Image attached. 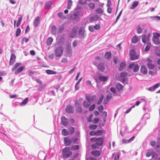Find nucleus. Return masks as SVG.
Segmentation results:
<instances>
[{
    "label": "nucleus",
    "instance_id": "obj_1",
    "mask_svg": "<svg viewBox=\"0 0 160 160\" xmlns=\"http://www.w3.org/2000/svg\"><path fill=\"white\" fill-rule=\"evenodd\" d=\"M150 145L157 151L160 150V138L158 139V141L156 142L154 140L152 141L150 143Z\"/></svg>",
    "mask_w": 160,
    "mask_h": 160
},
{
    "label": "nucleus",
    "instance_id": "obj_2",
    "mask_svg": "<svg viewBox=\"0 0 160 160\" xmlns=\"http://www.w3.org/2000/svg\"><path fill=\"white\" fill-rule=\"evenodd\" d=\"M103 143V139L102 138H97L95 144H92L91 145L92 148L93 149L97 148V145L102 146Z\"/></svg>",
    "mask_w": 160,
    "mask_h": 160
},
{
    "label": "nucleus",
    "instance_id": "obj_3",
    "mask_svg": "<svg viewBox=\"0 0 160 160\" xmlns=\"http://www.w3.org/2000/svg\"><path fill=\"white\" fill-rule=\"evenodd\" d=\"M72 154V152L70 150V148L66 147L62 151V157L64 158H67L71 156Z\"/></svg>",
    "mask_w": 160,
    "mask_h": 160
},
{
    "label": "nucleus",
    "instance_id": "obj_4",
    "mask_svg": "<svg viewBox=\"0 0 160 160\" xmlns=\"http://www.w3.org/2000/svg\"><path fill=\"white\" fill-rule=\"evenodd\" d=\"M63 48L62 47L60 46L57 48L55 50V54L57 57H61L62 54Z\"/></svg>",
    "mask_w": 160,
    "mask_h": 160
},
{
    "label": "nucleus",
    "instance_id": "obj_5",
    "mask_svg": "<svg viewBox=\"0 0 160 160\" xmlns=\"http://www.w3.org/2000/svg\"><path fill=\"white\" fill-rule=\"evenodd\" d=\"M153 36L152 39L153 42L156 45H158L160 43V41L159 40L158 37L160 36L159 34L158 33H156L155 34L153 33Z\"/></svg>",
    "mask_w": 160,
    "mask_h": 160
},
{
    "label": "nucleus",
    "instance_id": "obj_6",
    "mask_svg": "<svg viewBox=\"0 0 160 160\" xmlns=\"http://www.w3.org/2000/svg\"><path fill=\"white\" fill-rule=\"evenodd\" d=\"M129 55L132 61L137 60L138 58V55H136L134 50L132 49L130 51Z\"/></svg>",
    "mask_w": 160,
    "mask_h": 160
},
{
    "label": "nucleus",
    "instance_id": "obj_7",
    "mask_svg": "<svg viewBox=\"0 0 160 160\" xmlns=\"http://www.w3.org/2000/svg\"><path fill=\"white\" fill-rule=\"evenodd\" d=\"M151 36V34L150 33H148L147 35L143 34L142 36V41L145 43L147 42H148L150 40V37Z\"/></svg>",
    "mask_w": 160,
    "mask_h": 160
},
{
    "label": "nucleus",
    "instance_id": "obj_8",
    "mask_svg": "<svg viewBox=\"0 0 160 160\" xmlns=\"http://www.w3.org/2000/svg\"><path fill=\"white\" fill-rule=\"evenodd\" d=\"M152 60L150 58H147L146 65L148 68L150 69H152L155 67L154 65L152 64Z\"/></svg>",
    "mask_w": 160,
    "mask_h": 160
},
{
    "label": "nucleus",
    "instance_id": "obj_9",
    "mask_svg": "<svg viewBox=\"0 0 160 160\" xmlns=\"http://www.w3.org/2000/svg\"><path fill=\"white\" fill-rule=\"evenodd\" d=\"M78 34L81 37L83 38H84L86 37V34L85 33L84 27H82L79 28Z\"/></svg>",
    "mask_w": 160,
    "mask_h": 160
},
{
    "label": "nucleus",
    "instance_id": "obj_10",
    "mask_svg": "<svg viewBox=\"0 0 160 160\" xmlns=\"http://www.w3.org/2000/svg\"><path fill=\"white\" fill-rule=\"evenodd\" d=\"M66 112L69 113H72L74 111L73 107L71 105H68L65 109Z\"/></svg>",
    "mask_w": 160,
    "mask_h": 160
},
{
    "label": "nucleus",
    "instance_id": "obj_11",
    "mask_svg": "<svg viewBox=\"0 0 160 160\" xmlns=\"http://www.w3.org/2000/svg\"><path fill=\"white\" fill-rule=\"evenodd\" d=\"M86 99L88 102L91 103L96 100V95H93L87 96L86 97Z\"/></svg>",
    "mask_w": 160,
    "mask_h": 160
},
{
    "label": "nucleus",
    "instance_id": "obj_12",
    "mask_svg": "<svg viewBox=\"0 0 160 160\" xmlns=\"http://www.w3.org/2000/svg\"><path fill=\"white\" fill-rule=\"evenodd\" d=\"M16 57L14 54H11L10 57V61L9 62V65H12L15 62Z\"/></svg>",
    "mask_w": 160,
    "mask_h": 160
},
{
    "label": "nucleus",
    "instance_id": "obj_13",
    "mask_svg": "<svg viewBox=\"0 0 160 160\" xmlns=\"http://www.w3.org/2000/svg\"><path fill=\"white\" fill-rule=\"evenodd\" d=\"M40 22V17L39 16L37 17L34 20L33 26L34 27H37Z\"/></svg>",
    "mask_w": 160,
    "mask_h": 160
},
{
    "label": "nucleus",
    "instance_id": "obj_14",
    "mask_svg": "<svg viewBox=\"0 0 160 160\" xmlns=\"http://www.w3.org/2000/svg\"><path fill=\"white\" fill-rule=\"evenodd\" d=\"M68 120L64 116H62L61 118V123L63 125L67 126L68 124Z\"/></svg>",
    "mask_w": 160,
    "mask_h": 160
},
{
    "label": "nucleus",
    "instance_id": "obj_15",
    "mask_svg": "<svg viewBox=\"0 0 160 160\" xmlns=\"http://www.w3.org/2000/svg\"><path fill=\"white\" fill-rule=\"evenodd\" d=\"M140 72L144 74H146L148 73V70L146 67L142 65L140 69Z\"/></svg>",
    "mask_w": 160,
    "mask_h": 160
},
{
    "label": "nucleus",
    "instance_id": "obj_16",
    "mask_svg": "<svg viewBox=\"0 0 160 160\" xmlns=\"http://www.w3.org/2000/svg\"><path fill=\"white\" fill-rule=\"evenodd\" d=\"M51 30L52 33L53 35H55L58 34L57 28L55 25H53L52 26Z\"/></svg>",
    "mask_w": 160,
    "mask_h": 160
},
{
    "label": "nucleus",
    "instance_id": "obj_17",
    "mask_svg": "<svg viewBox=\"0 0 160 160\" xmlns=\"http://www.w3.org/2000/svg\"><path fill=\"white\" fill-rule=\"evenodd\" d=\"M64 142L66 145L69 146L71 144V140L69 138L65 137L64 139Z\"/></svg>",
    "mask_w": 160,
    "mask_h": 160
},
{
    "label": "nucleus",
    "instance_id": "obj_18",
    "mask_svg": "<svg viewBox=\"0 0 160 160\" xmlns=\"http://www.w3.org/2000/svg\"><path fill=\"white\" fill-rule=\"evenodd\" d=\"M25 68V67L24 66H21L17 68L15 72V73L17 74L20 72Z\"/></svg>",
    "mask_w": 160,
    "mask_h": 160
},
{
    "label": "nucleus",
    "instance_id": "obj_19",
    "mask_svg": "<svg viewBox=\"0 0 160 160\" xmlns=\"http://www.w3.org/2000/svg\"><path fill=\"white\" fill-rule=\"evenodd\" d=\"M77 30L75 28H73L72 30V32L70 33V36L71 38H73L77 34Z\"/></svg>",
    "mask_w": 160,
    "mask_h": 160
},
{
    "label": "nucleus",
    "instance_id": "obj_20",
    "mask_svg": "<svg viewBox=\"0 0 160 160\" xmlns=\"http://www.w3.org/2000/svg\"><path fill=\"white\" fill-rule=\"evenodd\" d=\"M98 68L101 71H103L105 69V67L102 63H99L98 65Z\"/></svg>",
    "mask_w": 160,
    "mask_h": 160
},
{
    "label": "nucleus",
    "instance_id": "obj_21",
    "mask_svg": "<svg viewBox=\"0 0 160 160\" xmlns=\"http://www.w3.org/2000/svg\"><path fill=\"white\" fill-rule=\"evenodd\" d=\"M139 3V2L138 1H134L131 6L130 7V8L132 9H133L137 7Z\"/></svg>",
    "mask_w": 160,
    "mask_h": 160
},
{
    "label": "nucleus",
    "instance_id": "obj_22",
    "mask_svg": "<svg viewBox=\"0 0 160 160\" xmlns=\"http://www.w3.org/2000/svg\"><path fill=\"white\" fill-rule=\"evenodd\" d=\"M98 79L101 81L106 82L108 80V78L107 76H98Z\"/></svg>",
    "mask_w": 160,
    "mask_h": 160
},
{
    "label": "nucleus",
    "instance_id": "obj_23",
    "mask_svg": "<svg viewBox=\"0 0 160 160\" xmlns=\"http://www.w3.org/2000/svg\"><path fill=\"white\" fill-rule=\"evenodd\" d=\"M91 154L96 157H98L100 156L101 154L100 151L98 150H96L92 151L91 152Z\"/></svg>",
    "mask_w": 160,
    "mask_h": 160
},
{
    "label": "nucleus",
    "instance_id": "obj_24",
    "mask_svg": "<svg viewBox=\"0 0 160 160\" xmlns=\"http://www.w3.org/2000/svg\"><path fill=\"white\" fill-rule=\"evenodd\" d=\"M52 5V2L51 1L47 2L45 5V8L47 9H49Z\"/></svg>",
    "mask_w": 160,
    "mask_h": 160
},
{
    "label": "nucleus",
    "instance_id": "obj_25",
    "mask_svg": "<svg viewBox=\"0 0 160 160\" xmlns=\"http://www.w3.org/2000/svg\"><path fill=\"white\" fill-rule=\"evenodd\" d=\"M99 17L98 15H95L94 17H91L90 18L89 21L90 22H93L94 21L98 20Z\"/></svg>",
    "mask_w": 160,
    "mask_h": 160
},
{
    "label": "nucleus",
    "instance_id": "obj_26",
    "mask_svg": "<svg viewBox=\"0 0 160 160\" xmlns=\"http://www.w3.org/2000/svg\"><path fill=\"white\" fill-rule=\"evenodd\" d=\"M67 8L68 9H70L72 5V0H68L67 2Z\"/></svg>",
    "mask_w": 160,
    "mask_h": 160
},
{
    "label": "nucleus",
    "instance_id": "obj_27",
    "mask_svg": "<svg viewBox=\"0 0 160 160\" xmlns=\"http://www.w3.org/2000/svg\"><path fill=\"white\" fill-rule=\"evenodd\" d=\"M138 38L136 35H134L132 38V42L133 43H136L138 41Z\"/></svg>",
    "mask_w": 160,
    "mask_h": 160
},
{
    "label": "nucleus",
    "instance_id": "obj_28",
    "mask_svg": "<svg viewBox=\"0 0 160 160\" xmlns=\"http://www.w3.org/2000/svg\"><path fill=\"white\" fill-rule=\"evenodd\" d=\"M116 87L118 91H121L123 88V86L121 84L118 83L117 84Z\"/></svg>",
    "mask_w": 160,
    "mask_h": 160
},
{
    "label": "nucleus",
    "instance_id": "obj_29",
    "mask_svg": "<svg viewBox=\"0 0 160 160\" xmlns=\"http://www.w3.org/2000/svg\"><path fill=\"white\" fill-rule=\"evenodd\" d=\"M105 58L106 59H110L111 58V53L110 52H106L105 54Z\"/></svg>",
    "mask_w": 160,
    "mask_h": 160
},
{
    "label": "nucleus",
    "instance_id": "obj_30",
    "mask_svg": "<svg viewBox=\"0 0 160 160\" xmlns=\"http://www.w3.org/2000/svg\"><path fill=\"white\" fill-rule=\"evenodd\" d=\"M53 41V39L51 37H49L47 41V44L48 46L51 45Z\"/></svg>",
    "mask_w": 160,
    "mask_h": 160
},
{
    "label": "nucleus",
    "instance_id": "obj_31",
    "mask_svg": "<svg viewBox=\"0 0 160 160\" xmlns=\"http://www.w3.org/2000/svg\"><path fill=\"white\" fill-rule=\"evenodd\" d=\"M126 65V64L124 62H122L120 64V67L118 68V70L121 71L122 70Z\"/></svg>",
    "mask_w": 160,
    "mask_h": 160
},
{
    "label": "nucleus",
    "instance_id": "obj_32",
    "mask_svg": "<svg viewBox=\"0 0 160 160\" xmlns=\"http://www.w3.org/2000/svg\"><path fill=\"white\" fill-rule=\"evenodd\" d=\"M62 133L63 135L66 136L68 135L69 132L66 129H63L62 130Z\"/></svg>",
    "mask_w": 160,
    "mask_h": 160
},
{
    "label": "nucleus",
    "instance_id": "obj_33",
    "mask_svg": "<svg viewBox=\"0 0 160 160\" xmlns=\"http://www.w3.org/2000/svg\"><path fill=\"white\" fill-rule=\"evenodd\" d=\"M79 15V13L78 12H74L71 16V18L73 19L76 18Z\"/></svg>",
    "mask_w": 160,
    "mask_h": 160
},
{
    "label": "nucleus",
    "instance_id": "obj_34",
    "mask_svg": "<svg viewBox=\"0 0 160 160\" xmlns=\"http://www.w3.org/2000/svg\"><path fill=\"white\" fill-rule=\"evenodd\" d=\"M64 29V26L63 25H62L59 27V28L57 30L58 34L62 32Z\"/></svg>",
    "mask_w": 160,
    "mask_h": 160
},
{
    "label": "nucleus",
    "instance_id": "obj_35",
    "mask_svg": "<svg viewBox=\"0 0 160 160\" xmlns=\"http://www.w3.org/2000/svg\"><path fill=\"white\" fill-rule=\"evenodd\" d=\"M150 19L155 20H160V17L158 16H151L149 17Z\"/></svg>",
    "mask_w": 160,
    "mask_h": 160
},
{
    "label": "nucleus",
    "instance_id": "obj_36",
    "mask_svg": "<svg viewBox=\"0 0 160 160\" xmlns=\"http://www.w3.org/2000/svg\"><path fill=\"white\" fill-rule=\"evenodd\" d=\"M28 100V98H26L24 99V100L23 101V102L20 103V105L21 106H24L26 104V103H27Z\"/></svg>",
    "mask_w": 160,
    "mask_h": 160
},
{
    "label": "nucleus",
    "instance_id": "obj_37",
    "mask_svg": "<svg viewBox=\"0 0 160 160\" xmlns=\"http://www.w3.org/2000/svg\"><path fill=\"white\" fill-rule=\"evenodd\" d=\"M95 6L94 3L92 2L89 3L88 4L89 8L91 9H93L94 8Z\"/></svg>",
    "mask_w": 160,
    "mask_h": 160
},
{
    "label": "nucleus",
    "instance_id": "obj_38",
    "mask_svg": "<svg viewBox=\"0 0 160 160\" xmlns=\"http://www.w3.org/2000/svg\"><path fill=\"white\" fill-rule=\"evenodd\" d=\"M104 98V96L103 95H102L100 98H99V99L98 100L97 104L98 105H99L102 102L103 99Z\"/></svg>",
    "mask_w": 160,
    "mask_h": 160
},
{
    "label": "nucleus",
    "instance_id": "obj_39",
    "mask_svg": "<svg viewBox=\"0 0 160 160\" xmlns=\"http://www.w3.org/2000/svg\"><path fill=\"white\" fill-rule=\"evenodd\" d=\"M150 47H151V44L150 42H148L147 43V44L145 48V51L146 52L148 51L149 50V49L150 48Z\"/></svg>",
    "mask_w": 160,
    "mask_h": 160
},
{
    "label": "nucleus",
    "instance_id": "obj_40",
    "mask_svg": "<svg viewBox=\"0 0 160 160\" xmlns=\"http://www.w3.org/2000/svg\"><path fill=\"white\" fill-rule=\"evenodd\" d=\"M137 32L138 34H140L142 33V29L141 26L138 25L137 28Z\"/></svg>",
    "mask_w": 160,
    "mask_h": 160
},
{
    "label": "nucleus",
    "instance_id": "obj_41",
    "mask_svg": "<svg viewBox=\"0 0 160 160\" xmlns=\"http://www.w3.org/2000/svg\"><path fill=\"white\" fill-rule=\"evenodd\" d=\"M91 103L89 102H88L86 101H84L83 102V105L85 108H88L89 107L90 105H91Z\"/></svg>",
    "mask_w": 160,
    "mask_h": 160
},
{
    "label": "nucleus",
    "instance_id": "obj_42",
    "mask_svg": "<svg viewBox=\"0 0 160 160\" xmlns=\"http://www.w3.org/2000/svg\"><path fill=\"white\" fill-rule=\"evenodd\" d=\"M139 68V67L138 65L137 64H136L133 68V71L134 72H136L138 70Z\"/></svg>",
    "mask_w": 160,
    "mask_h": 160
},
{
    "label": "nucleus",
    "instance_id": "obj_43",
    "mask_svg": "<svg viewBox=\"0 0 160 160\" xmlns=\"http://www.w3.org/2000/svg\"><path fill=\"white\" fill-rule=\"evenodd\" d=\"M22 19V16L19 18L18 19V20L17 22V23L16 24V26L17 27H19V26L20 25V23H21V21Z\"/></svg>",
    "mask_w": 160,
    "mask_h": 160
},
{
    "label": "nucleus",
    "instance_id": "obj_44",
    "mask_svg": "<svg viewBox=\"0 0 160 160\" xmlns=\"http://www.w3.org/2000/svg\"><path fill=\"white\" fill-rule=\"evenodd\" d=\"M28 75L29 76L32 77V78H33V75H35V73H36L35 71H32L31 70H28Z\"/></svg>",
    "mask_w": 160,
    "mask_h": 160
},
{
    "label": "nucleus",
    "instance_id": "obj_45",
    "mask_svg": "<svg viewBox=\"0 0 160 160\" xmlns=\"http://www.w3.org/2000/svg\"><path fill=\"white\" fill-rule=\"evenodd\" d=\"M46 72L47 74H53L56 73V72L55 71L50 70H46Z\"/></svg>",
    "mask_w": 160,
    "mask_h": 160
},
{
    "label": "nucleus",
    "instance_id": "obj_46",
    "mask_svg": "<svg viewBox=\"0 0 160 160\" xmlns=\"http://www.w3.org/2000/svg\"><path fill=\"white\" fill-rule=\"evenodd\" d=\"M96 12L98 14H102L103 12V11L101 8H98L96 10Z\"/></svg>",
    "mask_w": 160,
    "mask_h": 160
},
{
    "label": "nucleus",
    "instance_id": "obj_47",
    "mask_svg": "<svg viewBox=\"0 0 160 160\" xmlns=\"http://www.w3.org/2000/svg\"><path fill=\"white\" fill-rule=\"evenodd\" d=\"M112 98V94L111 93H109L107 94L106 98L109 101Z\"/></svg>",
    "mask_w": 160,
    "mask_h": 160
},
{
    "label": "nucleus",
    "instance_id": "obj_48",
    "mask_svg": "<svg viewBox=\"0 0 160 160\" xmlns=\"http://www.w3.org/2000/svg\"><path fill=\"white\" fill-rule=\"evenodd\" d=\"M76 111L78 112H82V109L81 107L80 106H78L76 108Z\"/></svg>",
    "mask_w": 160,
    "mask_h": 160
},
{
    "label": "nucleus",
    "instance_id": "obj_49",
    "mask_svg": "<svg viewBox=\"0 0 160 160\" xmlns=\"http://www.w3.org/2000/svg\"><path fill=\"white\" fill-rule=\"evenodd\" d=\"M21 30L20 28H18L17 30L16 33V37L18 36L20 34Z\"/></svg>",
    "mask_w": 160,
    "mask_h": 160
},
{
    "label": "nucleus",
    "instance_id": "obj_50",
    "mask_svg": "<svg viewBox=\"0 0 160 160\" xmlns=\"http://www.w3.org/2000/svg\"><path fill=\"white\" fill-rule=\"evenodd\" d=\"M97 126L96 125L92 124L89 126V128L91 129H95L97 128Z\"/></svg>",
    "mask_w": 160,
    "mask_h": 160
},
{
    "label": "nucleus",
    "instance_id": "obj_51",
    "mask_svg": "<svg viewBox=\"0 0 160 160\" xmlns=\"http://www.w3.org/2000/svg\"><path fill=\"white\" fill-rule=\"evenodd\" d=\"M79 146L78 145H75L72 146L71 149L72 150H78L79 148Z\"/></svg>",
    "mask_w": 160,
    "mask_h": 160
},
{
    "label": "nucleus",
    "instance_id": "obj_52",
    "mask_svg": "<svg viewBox=\"0 0 160 160\" xmlns=\"http://www.w3.org/2000/svg\"><path fill=\"white\" fill-rule=\"evenodd\" d=\"M152 158L154 160H157L158 158V155L157 153H154L152 155Z\"/></svg>",
    "mask_w": 160,
    "mask_h": 160
},
{
    "label": "nucleus",
    "instance_id": "obj_53",
    "mask_svg": "<svg viewBox=\"0 0 160 160\" xmlns=\"http://www.w3.org/2000/svg\"><path fill=\"white\" fill-rule=\"evenodd\" d=\"M78 2L81 5H85L86 2V0H79Z\"/></svg>",
    "mask_w": 160,
    "mask_h": 160
},
{
    "label": "nucleus",
    "instance_id": "obj_54",
    "mask_svg": "<svg viewBox=\"0 0 160 160\" xmlns=\"http://www.w3.org/2000/svg\"><path fill=\"white\" fill-rule=\"evenodd\" d=\"M127 73L126 72H122L120 73V77L121 78H124L127 76Z\"/></svg>",
    "mask_w": 160,
    "mask_h": 160
},
{
    "label": "nucleus",
    "instance_id": "obj_55",
    "mask_svg": "<svg viewBox=\"0 0 160 160\" xmlns=\"http://www.w3.org/2000/svg\"><path fill=\"white\" fill-rule=\"evenodd\" d=\"M119 158V153H116L114 158V160H118Z\"/></svg>",
    "mask_w": 160,
    "mask_h": 160
},
{
    "label": "nucleus",
    "instance_id": "obj_56",
    "mask_svg": "<svg viewBox=\"0 0 160 160\" xmlns=\"http://www.w3.org/2000/svg\"><path fill=\"white\" fill-rule=\"evenodd\" d=\"M95 107V104H92L89 108V110L90 111H92L94 110Z\"/></svg>",
    "mask_w": 160,
    "mask_h": 160
},
{
    "label": "nucleus",
    "instance_id": "obj_57",
    "mask_svg": "<svg viewBox=\"0 0 160 160\" xmlns=\"http://www.w3.org/2000/svg\"><path fill=\"white\" fill-rule=\"evenodd\" d=\"M95 132L97 134V135H100L102 133V131L100 130H97Z\"/></svg>",
    "mask_w": 160,
    "mask_h": 160
},
{
    "label": "nucleus",
    "instance_id": "obj_58",
    "mask_svg": "<svg viewBox=\"0 0 160 160\" xmlns=\"http://www.w3.org/2000/svg\"><path fill=\"white\" fill-rule=\"evenodd\" d=\"M143 117L144 119H147L150 118V115L146 113L144 115Z\"/></svg>",
    "mask_w": 160,
    "mask_h": 160
},
{
    "label": "nucleus",
    "instance_id": "obj_59",
    "mask_svg": "<svg viewBox=\"0 0 160 160\" xmlns=\"http://www.w3.org/2000/svg\"><path fill=\"white\" fill-rule=\"evenodd\" d=\"M88 29L89 30L92 32H93L94 31V27L92 26H90L89 27Z\"/></svg>",
    "mask_w": 160,
    "mask_h": 160
},
{
    "label": "nucleus",
    "instance_id": "obj_60",
    "mask_svg": "<svg viewBox=\"0 0 160 160\" xmlns=\"http://www.w3.org/2000/svg\"><path fill=\"white\" fill-rule=\"evenodd\" d=\"M122 144L127 143L129 142V140H127L124 138H123L122 140Z\"/></svg>",
    "mask_w": 160,
    "mask_h": 160
},
{
    "label": "nucleus",
    "instance_id": "obj_61",
    "mask_svg": "<svg viewBox=\"0 0 160 160\" xmlns=\"http://www.w3.org/2000/svg\"><path fill=\"white\" fill-rule=\"evenodd\" d=\"M122 10L120 12L119 14H118V16L117 18L116 19V21L115 22V23H116L117 22V21L119 19L122 13Z\"/></svg>",
    "mask_w": 160,
    "mask_h": 160
},
{
    "label": "nucleus",
    "instance_id": "obj_62",
    "mask_svg": "<svg viewBox=\"0 0 160 160\" xmlns=\"http://www.w3.org/2000/svg\"><path fill=\"white\" fill-rule=\"evenodd\" d=\"M94 29L98 30L100 28V26L99 24H97L96 25L94 26Z\"/></svg>",
    "mask_w": 160,
    "mask_h": 160
},
{
    "label": "nucleus",
    "instance_id": "obj_63",
    "mask_svg": "<svg viewBox=\"0 0 160 160\" xmlns=\"http://www.w3.org/2000/svg\"><path fill=\"white\" fill-rule=\"evenodd\" d=\"M110 91L114 93H116V89L114 88L111 87L110 89Z\"/></svg>",
    "mask_w": 160,
    "mask_h": 160
},
{
    "label": "nucleus",
    "instance_id": "obj_64",
    "mask_svg": "<svg viewBox=\"0 0 160 160\" xmlns=\"http://www.w3.org/2000/svg\"><path fill=\"white\" fill-rule=\"evenodd\" d=\"M103 108V106L102 105H101L98 107V110L101 112H102Z\"/></svg>",
    "mask_w": 160,
    "mask_h": 160
}]
</instances>
